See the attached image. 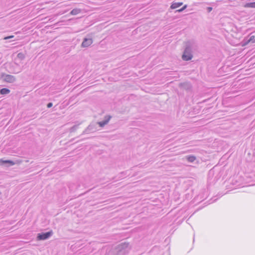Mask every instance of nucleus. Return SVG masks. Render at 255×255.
<instances>
[{"label":"nucleus","mask_w":255,"mask_h":255,"mask_svg":"<svg viewBox=\"0 0 255 255\" xmlns=\"http://www.w3.org/2000/svg\"><path fill=\"white\" fill-rule=\"evenodd\" d=\"M194 46L195 43L193 41H188L185 43V50L182 56L183 60L189 61L191 60L193 57L192 50Z\"/></svg>","instance_id":"nucleus-1"},{"label":"nucleus","mask_w":255,"mask_h":255,"mask_svg":"<svg viewBox=\"0 0 255 255\" xmlns=\"http://www.w3.org/2000/svg\"><path fill=\"white\" fill-rule=\"evenodd\" d=\"M130 249L128 243H123L119 245L117 247L118 255H124L127 254Z\"/></svg>","instance_id":"nucleus-2"},{"label":"nucleus","mask_w":255,"mask_h":255,"mask_svg":"<svg viewBox=\"0 0 255 255\" xmlns=\"http://www.w3.org/2000/svg\"><path fill=\"white\" fill-rule=\"evenodd\" d=\"M1 78L3 81L9 83H13L16 80V78L14 76L6 74H2Z\"/></svg>","instance_id":"nucleus-3"},{"label":"nucleus","mask_w":255,"mask_h":255,"mask_svg":"<svg viewBox=\"0 0 255 255\" xmlns=\"http://www.w3.org/2000/svg\"><path fill=\"white\" fill-rule=\"evenodd\" d=\"M52 234V232L38 234L37 237L38 240H45L48 239Z\"/></svg>","instance_id":"nucleus-4"},{"label":"nucleus","mask_w":255,"mask_h":255,"mask_svg":"<svg viewBox=\"0 0 255 255\" xmlns=\"http://www.w3.org/2000/svg\"><path fill=\"white\" fill-rule=\"evenodd\" d=\"M25 58V55L23 53H19L17 54L16 57L14 59V63L19 65L21 63V61H22Z\"/></svg>","instance_id":"nucleus-5"},{"label":"nucleus","mask_w":255,"mask_h":255,"mask_svg":"<svg viewBox=\"0 0 255 255\" xmlns=\"http://www.w3.org/2000/svg\"><path fill=\"white\" fill-rule=\"evenodd\" d=\"M93 43V40L91 38H85L82 43L81 46L82 47H88Z\"/></svg>","instance_id":"nucleus-6"},{"label":"nucleus","mask_w":255,"mask_h":255,"mask_svg":"<svg viewBox=\"0 0 255 255\" xmlns=\"http://www.w3.org/2000/svg\"><path fill=\"white\" fill-rule=\"evenodd\" d=\"M111 119V117L110 116H106L105 117L104 120L103 121L98 122V124L100 127H103L109 123Z\"/></svg>","instance_id":"nucleus-7"},{"label":"nucleus","mask_w":255,"mask_h":255,"mask_svg":"<svg viewBox=\"0 0 255 255\" xmlns=\"http://www.w3.org/2000/svg\"><path fill=\"white\" fill-rule=\"evenodd\" d=\"M21 162V161H16V162H14L11 160H3L1 159H0V165H2L4 163H9L10 164V165H13L15 164L20 163Z\"/></svg>","instance_id":"nucleus-8"},{"label":"nucleus","mask_w":255,"mask_h":255,"mask_svg":"<svg viewBox=\"0 0 255 255\" xmlns=\"http://www.w3.org/2000/svg\"><path fill=\"white\" fill-rule=\"evenodd\" d=\"M185 158L189 162H193L196 159V157L194 155H188L185 157Z\"/></svg>","instance_id":"nucleus-9"},{"label":"nucleus","mask_w":255,"mask_h":255,"mask_svg":"<svg viewBox=\"0 0 255 255\" xmlns=\"http://www.w3.org/2000/svg\"><path fill=\"white\" fill-rule=\"evenodd\" d=\"M250 42L255 43V36L252 35L245 42V45H247Z\"/></svg>","instance_id":"nucleus-10"},{"label":"nucleus","mask_w":255,"mask_h":255,"mask_svg":"<svg viewBox=\"0 0 255 255\" xmlns=\"http://www.w3.org/2000/svg\"><path fill=\"white\" fill-rule=\"evenodd\" d=\"M182 4H183V2H174V3H172V4L170 6V8L171 9H175V8L180 6Z\"/></svg>","instance_id":"nucleus-11"},{"label":"nucleus","mask_w":255,"mask_h":255,"mask_svg":"<svg viewBox=\"0 0 255 255\" xmlns=\"http://www.w3.org/2000/svg\"><path fill=\"white\" fill-rule=\"evenodd\" d=\"M81 9L80 8H74L70 12V14L73 15H77L81 12Z\"/></svg>","instance_id":"nucleus-12"},{"label":"nucleus","mask_w":255,"mask_h":255,"mask_svg":"<svg viewBox=\"0 0 255 255\" xmlns=\"http://www.w3.org/2000/svg\"><path fill=\"white\" fill-rule=\"evenodd\" d=\"M10 93V90L7 88H2L0 90V93L2 95H6Z\"/></svg>","instance_id":"nucleus-13"},{"label":"nucleus","mask_w":255,"mask_h":255,"mask_svg":"<svg viewBox=\"0 0 255 255\" xmlns=\"http://www.w3.org/2000/svg\"><path fill=\"white\" fill-rule=\"evenodd\" d=\"M244 7L255 8V1L253 2L247 3L244 5Z\"/></svg>","instance_id":"nucleus-14"},{"label":"nucleus","mask_w":255,"mask_h":255,"mask_svg":"<svg viewBox=\"0 0 255 255\" xmlns=\"http://www.w3.org/2000/svg\"><path fill=\"white\" fill-rule=\"evenodd\" d=\"M78 128V126L77 125H75V126H74L73 127H72V128H70V132H74Z\"/></svg>","instance_id":"nucleus-15"},{"label":"nucleus","mask_w":255,"mask_h":255,"mask_svg":"<svg viewBox=\"0 0 255 255\" xmlns=\"http://www.w3.org/2000/svg\"><path fill=\"white\" fill-rule=\"evenodd\" d=\"M187 7V5L186 4L184 5L181 8L178 9L176 10V11L178 12H181L183 11L184 9H185Z\"/></svg>","instance_id":"nucleus-16"},{"label":"nucleus","mask_w":255,"mask_h":255,"mask_svg":"<svg viewBox=\"0 0 255 255\" xmlns=\"http://www.w3.org/2000/svg\"><path fill=\"white\" fill-rule=\"evenodd\" d=\"M53 106V104L52 103H49L47 105V108H51L52 106Z\"/></svg>","instance_id":"nucleus-17"},{"label":"nucleus","mask_w":255,"mask_h":255,"mask_svg":"<svg viewBox=\"0 0 255 255\" xmlns=\"http://www.w3.org/2000/svg\"><path fill=\"white\" fill-rule=\"evenodd\" d=\"M13 37V36L11 35V36H7V37H5L4 38V39H9V38H12Z\"/></svg>","instance_id":"nucleus-18"},{"label":"nucleus","mask_w":255,"mask_h":255,"mask_svg":"<svg viewBox=\"0 0 255 255\" xmlns=\"http://www.w3.org/2000/svg\"><path fill=\"white\" fill-rule=\"evenodd\" d=\"M91 126H89L84 131V132H86L88 130H90L91 129Z\"/></svg>","instance_id":"nucleus-19"},{"label":"nucleus","mask_w":255,"mask_h":255,"mask_svg":"<svg viewBox=\"0 0 255 255\" xmlns=\"http://www.w3.org/2000/svg\"><path fill=\"white\" fill-rule=\"evenodd\" d=\"M64 12H59L58 13H57L56 15H61L62 14H63Z\"/></svg>","instance_id":"nucleus-20"},{"label":"nucleus","mask_w":255,"mask_h":255,"mask_svg":"<svg viewBox=\"0 0 255 255\" xmlns=\"http://www.w3.org/2000/svg\"><path fill=\"white\" fill-rule=\"evenodd\" d=\"M212 7H208L209 11H210L212 10Z\"/></svg>","instance_id":"nucleus-21"},{"label":"nucleus","mask_w":255,"mask_h":255,"mask_svg":"<svg viewBox=\"0 0 255 255\" xmlns=\"http://www.w3.org/2000/svg\"><path fill=\"white\" fill-rule=\"evenodd\" d=\"M1 194V192H0V195Z\"/></svg>","instance_id":"nucleus-22"}]
</instances>
